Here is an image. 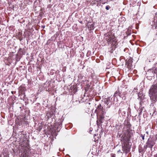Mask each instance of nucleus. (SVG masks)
Wrapping results in <instances>:
<instances>
[{
  "label": "nucleus",
  "mask_w": 157,
  "mask_h": 157,
  "mask_svg": "<svg viewBox=\"0 0 157 157\" xmlns=\"http://www.w3.org/2000/svg\"><path fill=\"white\" fill-rule=\"evenodd\" d=\"M151 99L153 102H155L157 100V79L153 83L151 86L149 91Z\"/></svg>",
  "instance_id": "nucleus-1"
},
{
  "label": "nucleus",
  "mask_w": 157,
  "mask_h": 157,
  "mask_svg": "<svg viewBox=\"0 0 157 157\" xmlns=\"http://www.w3.org/2000/svg\"><path fill=\"white\" fill-rule=\"evenodd\" d=\"M131 144H130L129 142L128 143L124 144V145L122 146V149L125 153H127L129 152L131 148Z\"/></svg>",
  "instance_id": "nucleus-2"
},
{
  "label": "nucleus",
  "mask_w": 157,
  "mask_h": 157,
  "mask_svg": "<svg viewBox=\"0 0 157 157\" xmlns=\"http://www.w3.org/2000/svg\"><path fill=\"white\" fill-rule=\"evenodd\" d=\"M105 104H106L107 106H105L106 109L109 108L112 105V98L110 97L108 98H106L104 101Z\"/></svg>",
  "instance_id": "nucleus-3"
},
{
  "label": "nucleus",
  "mask_w": 157,
  "mask_h": 157,
  "mask_svg": "<svg viewBox=\"0 0 157 157\" xmlns=\"http://www.w3.org/2000/svg\"><path fill=\"white\" fill-rule=\"evenodd\" d=\"M130 140L129 138L125 135L124 136H122L121 139L122 143L123 144L128 143V142H129Z\"/></svg>",
  "instance_id": "nucleus-4"
},
{
  "label": "nucleus",
  "mask_w": 157,
  "mask_h": 157,
  "mask_svg": "<svg viewBox=\"0 0 157 157\" xmlns=\"http://www.w3.org/2000/svg\"><path fill=\"white\" fill-rule=\"evenodd\" d=\"M154 144L155 143L153 141L150 140L148 139L147 142L146 143V148L150 147V148H152Z\"/></svg>",
  "instance_id": "nucleus-5"
},
{
  "label": "nucleus",
  "mask_w": 157,
  "mask_h": 157,
  "mask_svg": "<svg viewBox=\"0 0 157 157\" xmlns=\"http://www.w3.org/2000/svg\"><path fill=\"white\" fill-rule=\"evenodd\" d=\"M132 130H130L128 129L125 134V135L127 137H128L130 140V138L132 137Z\"/></svg>",
  "instance_id": "nucleus-6"
},
{
  "label": "nucleus",
  "mask_w": 157,
  "mask_h": 157,
  "mask_svg": "<svg viewBox=\"0 0 157 157\" xmlns=\"http://www.w3.org/2000/svg\"><path fill=\"white\" fill-rule=\"evenodd\" d=\"M117 95L119 96L120 97L122 98V99H123L124 100L125 99V97H124V95L121 94V93L119 91H116L114 95V96L115 97Z\"/></svg>",
  "instance_id": "nucleus-7"
},
{
  "label": "nucleus",
  "mask_w": 157,
  "mask_h": 157,
  "mask_svg": "<svg viewBox=\"0 0 157 157\" xmlns=\"http://www.w3.org/2000/svg\"><path fill=\"white\" fill-rule=\"evenodd\" d=\"M20 157H30V156L29 153L25 151L21 154Z\"/></svg>",
  "instance_id": "nucleus-8"
},
{
  "label": "nucleus",
  "mask_w": 157,
  "mask_h": 157,
  "mask_svg": "<svg viewBox=\"0 0 157 157\" xmlns=\"http://www.w3.org/2000/svg\"><path fill=\"white\" fill-rule=\"evenodd\" d=\"M97 109H101V110L102 111L103 114H104V111L103 110V107L101 108V105H98L97 106Z\"/></svg>",
  "instance_id": "nucleus-9"
},
{
  "label": "nucleus",
  "mask_w": 157,
  "mask_h": 157,
  "mask_svg": "<svg viewBox=\"0 0 157 157\" xmlns=\"http://www.w3.org/2000/svg\"><path fill=\"white\" fill-rule=\"evenodd\" d=\"M1 157H8V154L6 153H4L1 155Z\"/></svg>",
  "instance_id": "nucleus-10"
},
{
  "label": "nucleus",
  "mask_w": 157,
  "mask_h": 157,
  "mask_svg": "<svg viewBox=\"0 0 157 157\" xmlns=\"http://www.w3.org/2000/svg\"><path fill=\"white\" fill-rule=\"evenodd\" d=\"M123 112V113L124 114H125V111H123V110H122V109H121V110L120 109L119 110V113H121V112Z\"/></svg>",
  "instance_id": "nucleus-11"
},
{
  "label": "nucleus",
  "mask_w": 157,
  "mask_h": 157,
  "mask_svg": "<svg viewBox=\"0 0 157 157\" xmlns=\"http://www.w3.org/2000/svg\"><path fill=\"white\" fill-rule=\"evenodd\" d=\"M110 8V7L109 6H106V9L107 10H109V8Z\"/></svg>",
  "instance_id": "nucleus-12"
},
{
  "label": "nucleus",
  "mask_w": 157,
  "mask_h": 157,
  "mask_svg": "<svg viewBox=\"0 0 157 157\" xmlns=\"http://www.w3.org/2000/svg\"><path fill=\"white\" fill-rule=\"evenodd\" d=\"M140 136L142 137V139L143 140H144V135L143 134H141L140 135Z\"/></svg>",
  "instance_id": "nucleus-13"
},
{
  "label": "nucleus",
  "mask_w": 157,
  "mask_h": 157,
  "mask_svg": "<svg viewBox=\"0 0 157 157\" xmlns=\"http://www.w3.org/2000/svg\"><path fill=\"white\" fill-rule=\"evenodd\" d=\"M116 155L114 154H111V157H115Z\"/></svg>",
  "instance_id": "nucleus-14"
},
{
  "label": "nucleus",
  "mask_w": 157,
  "mask_h": 157,
  "mask_svg": "<svg viewBox=\"0 0 157 157\" xmlns=\"http://www.w3.org/2000/svg\"><path fill=\"white\" fill-rule=\"evenodd\" d=\"M137 89L136 88H135L133 90V91L135 92H136L137 91Z\"/></svg>",
  "instance_id": "nucleus-15"
},
{
  "label": "nucleus",
  "mask_w": 157,
  "mask_h": 157,
  "mask_svg": "<svg viewBox=\"0 0 157 157\" xmlns=\"http://www.w3.org/2000/svg\"><path fill=\"white\" fill-rule=\"evenodd\" d=\"M121 151V150H119L118 151H117V152H120V151Z\"/></svg>",
  "instance_id": "nucleus-16"
},
{
  "label": "nucleus",
  "mask_w": 157,
  "mask_h": 157,
  "mask_svg": "<svg viewBox=\"0 0 157 157\" xmlns=\"http://www.w3.org/2000/svg\"><path fill=\"white\" fill-rule=\"evenodd\" d=\"M146 133L147 134H148V132H146Z\"/></svg>",
  "instance_id": "nucleus-17"
},
{
  "label": "nucleus",
  "mask_w": 157,
  "mask_h": 157,
  "mask_svg": "<svg viewBox=\"0 0 157 157\" xmlns=\"http://www.w3.org/2000/svg\"><path fill=\"white\" fill-rule=\"evenodd\" d=\"M156 157H157V154H156Z\"/></svg>",
  "instance_id": "nucleus-18"
}]
</instances>
